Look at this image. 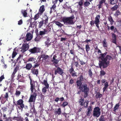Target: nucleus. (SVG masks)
<instances>
[{"label":"nucleus","instance_id":"obj_1","mask_svg":"<svg viewBox=\"0 0 121 121\" xmlns=\"http://www.w3.org/2000/svg\"><path fill=\"white\" fill-rule=\"evenodd\" d=\"M107 53V52H105L99 55L100 56L99 57V58L101 60L99 61V68L101 69L102 67L104 69L107 68L109 65L110 60L113 59L111 56L109 55H106Z\"/></svg>","mask_w":121,"mask_h":121},{"label":"nucleus","instance_id":"obj_2","mask_svg":"<svg viewBox=\"0 0 121 121\" xmlns=\"http://www.w3.org/2000/svg\"><path fill=\"white\" fill-rule=\"evenodd\" d=\"M78 88L81 91L84 93V98L87 97L89 91V88L88 85L86 83H84L81 85L77 86Z\"/></svg>","mask_w":121,"mask_h":121},{"label":"nucleus","instance_id":"obj_3","mask_svg":"<svg viewBox=\"0 0 121 121\" xmlns=\"http://www.w3.org/2000/svg\"><path fill=\"white\" fill-rule=\"evenodd\" d=\"M75 18L73 14L69 17H64L62 19L64 24L66 25H73L74 24L73 19Z\"/></svg>","mask_w":121,"mask_h":121},{"label":"nucleus","instance_id":"obj_4","mask_svg":"<svg viewBox=\"0 0 121 121\" xmlns=\"http://www.w3.org/2000/svg\"><path fill=\"white\" fill-rule=\"evenodd\" d=\"M93 115L94 117H98L100 115V109L98 107H95L93 112Z\"/></svg>","mask_w":121,"mask_h":121},{"label":"nucleus","instance_id":"obj_5","mask_svg":"<svg viewBox=\"0 0 121 121\" xmlns=\"http://www.w3.org/2000/svg\"><path fill=\"white\" fill-rule=\"evenodd\" d=\"M51 30V27L50 26H47L44 29L43 31H40L39 33V35L43 37V35L47 34L50 32Z\"/></svg>","mask_w":121,"mask_h":121},{"label":"nucleus","instance_id":"obj_6","mask_svg":"<svg viewBox=\"0 0 121 121\" xmlns=\"http://www.w3.org/2000/svg\"><path fill=\"white\" fill-rule=\"evenodd\" d=\"M37 95V94L35 92H33V94L30 95L28 102L29 103L32 102L35 103Z\"/></svg>","mask_w":121,"mask_h":121},{"label":"nucleus","instance_id":"obj_7","mask_svg":"<svg viewBox=\"0 0 121 121\" xmlns=\"http://www.w3.org/2000/svg\"><path fill=\"white\" fill-rule=\"evenodd\" d=\"M102 85H103V83H104V87L103 88V92H104L107 89L108 86H109L108 83V82H107V80L105 79H103L101 81Z\"/></svg>","mask_w":121,"mask_h":121},{"label":"nucleus","instance_id":"obj_8","mask_svg":"<svg viewBox=\"0 0 121 121\" xmlns=\"http://www.w3.org/2000/svg\"><path fill=\"white\" fill-rule=\"evenodd\" d=\"M30 80V89L32 92H33L34 89L35 88V81L32 80L30 77H29Z\"/></svg>","mask_w":121,"mask_h":121},{"label":"nucleus","instance_id":"obj_9","mask_svg":"<svg viewBox=\"0 0 121 121\" xmlns=\"http://www.w3.org/2000/svg\"><path fill=\"white\" fill-rule=\"evenodd\" d=\"M54 74L55 75L57 73L60 75H62L64 73V70L59 67H58L56 69L54 70Z\"/></svg>","mask_w":121,"mask_h":121},{"label":"nucleus","instance_id":"obj_10","mask_svg":"<svg viewBox=\"0 0 121 121\" xmlns=\"http://www.w3.org/2000/svg\"><path fill=\"white\" fill-rule=\"evenodd\" d=\"M40 48L36 47H35L33 48L30 49L29 51L30 52V53L34 54L40 52Z\"/></svg>","mask_w":121,"mask_h":121},{"label":"nucleus","instance_id":"obj_11","mask_svg":"<svg viewBox=\"0 0 121 121\" xmlns=\"http://www.w3.org/2000/svg\"><path fill=\"white\" fill-rule=\"evenodd\" d=\"M78 79L77 80L76 82L77 86L81 85L82 84V82L83 80V76L82 75H80L78 78Z\"/></svg>","mask_w":121,"mask_h":121},{"label":"nucleus","instance_id":"obj_12","mask_svg":"<svg viewBox=\"0 0 121 121\" xmlns=\"http://www.w3.org/2000/svg\"><path fill=\"white\" fill-rule=\"evenodd\" d=\"M100 18V15H98L95 17V20L94 21V20H92L90 22V24L91 26H92L94 25V24H96V22Z\"/></svg>","mask_w":121,"mask_h":121},{"label":"nucleus","instance_id":"obj_13","mask_svg":"<svg viewBox=\"0 0 121 121\" xmlns=\"http://www.w3.org/2000/svg\"><path fill=\"white\" fill-rule=\"evenodd\" d=\"M29 46L28 44H23L21 50V51L23 53H24L29 49Z\"/></svg>","mask_w":121,"mask_h":121},{"label":"nucleus","instance_id":"obj_14","mask_svg":"<svg viewBox=\"0 0 121 121\" xmlns=\"http://www.w3.org/2000/svg\"><path fill=\"white\" fill-rule=\"evenodd\" d=\"M41 58L43 59L42 60L43 61V60H45L47 59H48L49 58V56L48 55H46L44 54H42L40 55V56H39L38 57V58L39 59V61H41Z\"/></svg>","mask_w":121,"mask_h":121},{"label":"nucleus","instance_id":"obj_15","mask_svg":"<svg viewBox=\"0 0 121 121\" xmlns=\"http://www.w3.org/2000/svg\"><path fill=\"white\" fill-rule=\"evenodd\" d=\"M39 72V70L38 69H36L35 68L33 67L31 69V73L33 74L36 75V76H37Z\"/></svg>","mask_w":121,"mask_h":121},{"label":"nucleus","instance_id":"obj_16","mask_svg":"<svg viewBox=\"0 0 121 121\" xmlns=\"http://www.w3.org/2000/svg\"><path fill=\"white\" fill-rule=\"evenodd\" d=\"M1 95L3 99L4 102H5V103L6 100H8V99L9 97V93L8 92H6L5 94H2Z\"/></svg>","mask_w":121,"mask_h":121},{"label":"nucleus","instance_id":"obj_17","mask_svg":"<svg viewBox=\"0 0 121 121\" xmlns=\"http://www.w3.org/2000/svg\"><path fill=\"white\" fill-rule=\"evenodd\" d=\"M17 105H20V107L22 108H24V105L23 104V101L22 99L19 100L17 101Z\"/></svg>","mask_w":121,"mask_h":121},{"label":"nucleus","instance_id":"obj_18","mask_svg":"<svg viewBox=\"0 0 121 121\" xmlns=\"http://www.w3.org/2000/svg\"><path fill=\"white\" fill-rule=\"evenodd\" d=\"M92 107L91 106H89L88 107L87 109V111L86 113V114L87 116H90V114L91 113L92 111Z\"/></svg>","mask_w":121,"mask_h":121},{"label":"nucleus","instance_id":"obj_19","mask_svg":"<svg viewBox=\"0 0 121 121\" xmlns=\"http://www.w3.org/2000/svg\"><path fill=\"white\" fill-rule=\"evenodd\" d=\"M112 42L117 44L116 41V35L114 33H112Z\"/></svg>","mask_w":121,"mask_h":121},{"label":"nucleus","instance_id":"obj_20","mask_svg":"<svg viewBox=\"0 0 121 121\" xmlns=\"http://www.w3.org/2000/svg\"><path fill=\"white\" fill-rule=\"evenodd\" d=\"M62 111L60 108L55 109L54 111V113L55 115H60Z\"/></svg>","mask_w":121,"mask_h":121},{"label":"nucleus","instance_id":"obj_21","mask_svg":"<svg viewBox=\"0 0 121 121\" xmlns=\"http://www.w3.org/2000/svg\"><path fill=\"white\" fill-rule=\"evenodd\" d=\"M26 40L27 41H29L32 39V36L30 33H29L26 34Z\"/></svg>","mask_w":121,"mask_h":121},{"label":"nucleus","instance_id":"obj_22","mask_svg":"<svg viewBox=\"0 0 121 121\" xmlns=\"http://www.w3.org/2000/svg\"><path fill=\"white\" fill-rule=\"evenodd\" d=\"M8 119L10 118L14 120H17V121H23L22 119L21 116L19 117H14L13 118L9 117L8 118Z\"/></svg>","mask_w":121,"mask_h":121},{"label":"nucleus","instance_id":"obj_23","mask_svg":"<svg viewBox=\"0 0 121 121\" xmlns=\"http://www.w3.org/2000/svg\"><path fill=\"white\" fill-rule=\"evenodd\" d=\"M32 67V65L31 63H29L27 64H26V66L25 68L26 69L28 70H30L31 69V68Z\"/></svg>","mask_w":121,"mask_h":121},{"label":"nucleus","instance_id":"obj_24","mask_svg":"<svg viewBox=\"0 0 121 121\" xmlns=\"http://www.w3.org/2000/svg\"><path fill=\"white\" fill-rule=\"evenodd\" d=\"M23 76H22L21 75L19 74H18L17 76V80H18V82H23L24 80L23 79Z\"/></svg>","mask_w":121,"mask_h":121},{"label":"nucleus","instance_id":"obj_25","mask_svg":"<svg viewBox=\"0 0 121 121\" xmlns=\"http://www.w3.org/2000/svg\"><path fill=\"white\" fill-rule=\"evenodd\" d=\"M102 97V95L99 92H98L96 93L95 95V97L96 99H100Z\"/></svg>","mask_w":121,"mask_h":121},{"label":"nucleus","instance_id":"obj_26","mask_svg":"<svg viewBox=\"0 0 121 121\" xmlns=\"http://www.w3.org/2000/svg\"><path fill=\"white\" fill-rule=\"evenodd\" d=\"M27 10L23 9H22L21 10V13L24 17H27Z\"/></svg>","mask_w":121,"mask_h":121},{"label":"nucleus","instance_id":"obj_27","mask_svg":"<svg viewBox=\"0 0 121 121\" xmlns=\"http://www.w3.org/2000/svg\"><path fill=\"white\" fill-rule=\"evenodd\" d=\"M102 43L103 47L105 48H107L108 47V44L105 39H104Z\"/></svg>","mask_w":121,"mask_h":121},{"label":"nucleus","instance_id":"obj_28","mask_svg":"<svg viewBox=\"0 0 121 121\" xmlns=\"http://www.w3.org/2000/svg\"><path fill=\"white\" fill-rule=\"evenodd\" d=\"M41 83L42 84L44 85L46 87H49V85L48 83L47 79L46 80H44L43 82H42Z\"/></svg>","mask_w":121,"mask_h":121},{"label":"nucleus","instance_id":"obj_29","mask_svg":"<svg viewBox=\"0 0 121 121\" xmlns=\"http://www.w3.org/2000/svg\"><path fill=\"white\" fill-rule=\"evenodd\" d=\"M35 21H34L33 22H31L30 23V27L32 28H34L35 27H36V26L37 22Z\"/></svg>","mask_w":121,"mask_h":121},{"label":"nucleus","instance_id":"obj_30","mask_svg":"<svg viewBox=\"0 0 121 121\" xmlns=\"http://www.w3.org/2000/svg\"><path fill=\"white\" fill-rule=\"evenodd\" d=\"M36 59L33 57H31L28 59L27 62H34V63L36 62Z\"/></svg>","mask_w":121,"mask_h":121},{"label":"nucleus","instance_id":"obj_31","mask_svg":"<svg viewBox=\"0 0 121 121\" xmlns=\"http://www.w3.org/2000/svg\"><path fill=\"white\" fill-rule=\"evenodd\" d=\"M37 36L35 39V41H39L42 38V37L40 35H39L38 34H37Z\"/></svg>","mask_w":121,"mask_h":121},{"label":"nucleus","instance_id":"obj_32","mask_svg":"<svg viewBox=\"0 0 121 121\" xmlns=\"http://www.w3.org/2000/svg\"><path fill=\"white\" fill-rule=\"evenodd\" d=\"M44 6L42 5L40 7L39 11L40 13H42L45 10Z\"/></svg>","mask_w":121,"mask_h":121},{"label":"nucleus","instance_id":"obj_33","mask_svg":"<svg viewBox=\"0 0 121 121\" xmlns=\"http://www.w3.org/2000/svg\"><path fill=\"white\" fill-rule=\"evenodd\" d=\"M40 61H39V60H38V61L37 60H36V62L35 63V64L34 65V66L33 67H34L35 68L38 67L40 65Z\"/></svg>","mask_w":121,"mask_h":121},{"label":"nucleus","instance_id":"obj_34","mask_svg":"<svg viewBox=\"0 0 121 121\" xmlns=\"http://www.w3.org/2000/svg\"><path fill=\"white\" fill-rule=\"evenodd\" d=\"M49 87H46L45 86L43 87L42 89V92L44 94H45L47 92V89H48Z\"/></svg>","mask_w":121,"mask_h":121},{"label":"nucleus","instance_id":"obj_35","mask_svg":"<svg viewBox=\"0 0 121 121\" xmlns=\"http://www.w3.org/2000/svg\"><path fill=\"white\" fill-rule=\"evenodd\" d=\"M56 4H54L52 6V7L50 8V13H52L53 12L52 10H54L55 9H56Z\"/></svg>","mask_w":121,"mask_h":121},{"label":"nucleus","instance_id":"obj_36","mask_svg":"<svg viewBox=\"0 0 121 121\" xmlns=\"http://www.w3.org/2000/svg\"><path fill=\"white\" fill-rule=\"evenodd\" d=\"M84 98L81 97V99L79 100V103L80 105L82 106H83L84 104Z\"/></svg>","mask_w":121,"mask_h":121},{"label":"nucleus","instance_id":"obj_37","mask_svg":"<svg viewBox=\"0 0 121 121\" xmlns=\"http://www.w3.org/2000/svg\"><path fill=\"white\" fill-rule=\"evenodd\" d=\"M108 19L109 21L110 22V24L111 25H112L113 22H114V21L112 17L111 16H110L108 17Z\"/></svg>","mask_w":121,"mask_h":121},{"label":"nucleus","instance_id":"obj_38","mask_svg":"<svg viewBox=\"0 0 121 121\" xmlns=\"http://www.w3.org/2000/svg\"><path fill=\"white\" fill-rule=\"evenodd\" d=\"M17 89H18V88L16 90L15 95L17 97H18L21 94V92L20 91H18L17 90Z\"/></svg>","mask_w":121,"mask_h":121},{"label":"nucleus","instance_id":"obj_39","mask_svg":"<svg viewBox=\"0 0 121 121\" xmlns=\"http://www.w3.org/2000/svg\"><path fill=\"white\" fill-rule=\"evenodd\" d=\"M120 106L119 103H118L116 104L114 108L113 111L115 112L118 109Z\"/></svg>","mask_w":121,"mask_h":121},{"label":"nucleus","instance_id":"obj_40","mask_svg":"<svg viewBox=\"0 0 121 121\" xmlns=\"http://www.w3.org/2000/svg\"><path fill=\"white\" fill-rule=\"evenodd\" d=\"M117 0H109L110 4H117Z\"/></svg>","mask_w":121,"mask_h":121},{"label":"nucleus","instance_id":"obj_41","mask_svg":"<svg viewBox=\"0 0 121 121\" xmlns=\"http://www.w3.org/2000/svg\"><path fill=\"white\" fill-rule=\"evenodd\" d=\"M55 23L59 27H61L62 26H63L64 25L63 24H61L60 22L58 21H55Z\"/></svg>","mask_w":121,"mask_h":121},{"label":"nucleus","instance_id":"obj_42","mask_svg":"<svg viewBox=\"0 0 121 121\" xmlns=\"http://www.w3.org/2000/svg\"><path fill=\"white\" fill-rule=\"evenodd\" d=\"M118 7V5L117 4L115 5L114 6L111 8V10L112 11H114L117 10Z\"/></svg>","mask_w":121,"mask_h":121},{"label":"nucleus","instance_id":"obj_43","mask_svg":"<svg viewBox=\"0 0 121 121\" xmlns=\"http://www.w3.org/2000/svg\"><path fill=\"white\" fill-rule=\"evenodd\" d=\"M85 49L86 52L87 53H88V52L90 50V47L89 45L88 44H86V45Z\"/></svg>","mask_w":121,"mask_h":121},{"label":"nucleus","instance_id":"obj_44","mask_svg":"<svg viewBox=\"0 0 121 121\" xmlns=\"http://www.w3.org/2000/svg\"><path fill=\"white\" fill-rule=\"evenodd\" d=\"M44 24V21L42 20L40 21L39 23V25L38 26L39 28H41L42 26Z\"/></svg>","mask_w":121,"mask_h":121},{"label":"nucleus","instance_id":"obj_45","mask_svg":"<svg viewBox=\"0 0 121 121\" xmlns=\"http://www.w3.org/2000/svg\"><path fill=\"white\" fill-rule=\"evenodd\" d=\"M89 103L88 100H86L84 103L83 106L85 108H87L88 107V105Z\"/></svg>","mask_w":121,"mask_h":121},{"label":"nucleus","instance_id":"obj_46","mask_svg":"<svg viewBox=\"0 0 121 121\" xmlns=\"http://www.w3.org/2000/svg\"><path fill=\"white\" fill-rule=\"evenodd\" d=\"M39 17V14L37 13L35 16L33 18V19H34L35 21H36L38 19Z\"/></svg>","mask_w":121,"mask_h":121},{"label":"nucleus","instance_id":"obj_47","mask_svg":"<svg viewBox=\"0 0 121 121\" xmlns=\"http://www.w3.org/2000/svg\"><path fill=\"white\" fill-rule=\"evenodd\" d=\"M121 13L120 12L119 10L116 11L114 14V15L117 17L118 15H120Z\"/></svg>","mask_w":121,"mask_h":121},{"label":"nucleus","instance_id":"obj_48","mask_svg":"<svg viewBox=\"0 0 121 121\" xmlns=\"http://www.w3.org/2000/svg\"><path fill=\"white\" fill-rule=\"evenodd\" d=\"M99 121H105V120L104 116L103 115H101L99 119Z\"/></svg>","mask_w":121,"mask_h":121},{"label":"nucleus","instance_id":"obj_49","mask_svg":"<svg viewBox=\"0 0 121 121\" xmlns=\"http://www.w3.org/2000/svg\"><path fill=\"white\" fill-rule=\"evenodd\" d=\"M88 73L90 77H91L93 75V73L91 69H90L88 71Z\"/></svg>","mask_w":121,"mask_h":121},{"label":"nucleus","instance_id":"obj_50","mask_svg":"<svg viewBox=\"0 0 121 121\" xmlns=\"http://www.w3.org/2000/svg\"><path fill=\"white\" fill-rule=\"evenodd\" d=\"M71 67L69 69V71L70 73H71L73 72L74 71V69L73 68V67L72 66H71Z\"/></svg>","mask_w":121,"mask_h":121},{"label":"nucleus","instance_id":"obj_51","mask_svg":"<svg viewBox=\"0 0 121 121\" xmlns=\"http://www.w3.org/2000/svg\"><path fill=\"white\" fill-rule=\"evenodd\" d=\"M105 74V72L103 70H101L100 72V76H103Z\"/></svg>","mask_w":121,"mask_h":121},{"label":"nucleus","instance_id":"obj_52","mask_svg":"<svg viewBox=\"0 0 121 121\" xmlns=\"http://www.w3.org/2000/svg\"><path fill=\"white\" fill-rule=\"evenodd\" d=\"M90 4V3L89 2L86 1L84 3V6L85 7V6H88Z\"/></svg>","mask_w":121,"mask_h":121},{"label":"nucleus","instance_id":"obj_53","mask_svg":"<svg viewBox=\"0 0 121 121\" xmlns=\"http://www.w3.org/2000/svg\"><path fill=\"white\" fill-rule=\"evenodd\" d=\"M99 22H100V21L99 20H99H98V21L96 22V23L95 24L96 25V26L97 27V28L98 29V30H100V29H99Z\"/></svg>","mask_w":121,"mask_h":121},{"label":"nucleus","instance_id":"obj_54","mask_svg":"<svg viewBox=\"0 0 121 121\" xmlns=\"http://www.w3.org/2000/svg\"><path fill=\"white\" fill-rule=\"evenodd\" d=\"M68 103L66 101L64 102L61 105V106L63 107H65V106L68 105Z\"/></svg>","mask_w":121,"mask_h":121},{"label":"nucleus","instance_id":"obj_55","mask_svg":"<svg viewBox=\"0 0 121 121\" xmlns=\"http://www.w3.org/2000/svg\"><path fill=\"white\" fill-rule=\"evenodd\" d=\"M17 54V53L16 52L13 51L12 53V57L13 58H14Z\"/></svg>","mask_w":121,"mask_h":121},{"label":"nucleus","instance_id":"obj_56","mask_svg":"<svg viewBox=\"0 0 121 121\" xmlns=\"http://www.w3.org/2000/svg\"><path fill=\"white\" fill-rule=\"evenodd\" d=\"M102 3L99 2V3L98 5H97V6H98V8L99 9L102 8L103 6Z\"/></svg>","mask_w":121,"mask_h":121},{"label":"nucleus","instance_id":"obj_57","mask_svg":"<svg viewBox=\"0 0 121 121\" xmlns=\"http://www.w3.org/2000/svg\"><path fill=\"white\" fill-rule=\"evenodd\" d=\"M78 5L80 6V9L81 8L82 9V7H81L83 4V2L82 1H79L78 2Z\"/></svg>","mask_w":121,"mask_h":121},{"label":"nucleus","instance_id":"obj_58","mask_svg":"<svg viewBox=\"0 0 121 121\" xmlns=\"http://www.w3.org/2000/svg\"><path fill=\"white\" fill-rule=\"evenodd\" d=\"M51 61L52 62H53V63H55L56 64H57L58 63V62L59 61L58 60H51Z\"/></svg>","mask_w":121,"mask_h":121},{"label":"nucleus","instance_id":"obj_59","mask_svg":"<svg viewBox=\"0 0 121 121\" xmlns=\"http://www.w3.org/2000/svg\"><path fill=\"white\" fill-rule=\"evenodd\" d=\"M78 59L79 60L80 64L81 65H83L86 64V63L84 62L83 61L80 60L79 59Z\"/></svg>","mask_w":121,"mask_h":121},{"label":"nucleus","instance_id":"obj_60","mask_svg":"<svg viewBox=\"0 0 121 121\" xmlns=\"http://www.w3.org/2000/svg\"><path fill=\"white\" fill-rule=\"evenodd\" d=\"M71 74L72 76L74 77L75 76H76V73L75 71H74L73 73H70Z\"/></svg>","mask_w":121,"mask_h":121},{"label":"nucleus","instance_id":"obj_61","mask_svg":"<svg viewBox=\"0 0 121 121\" xmlns=\"http://www.w3.org/2000/svg\"><path fill=\"white\" fill-rule=\"evenodd\" d=\"M5 78L4 77V75L1 76L0 77V82L2 81L3 79H4Z\"/></svg>","mask_w":121,"mask_h":121},{"label":"nucleus","instance_id":"obj_62","mask_svg":"<svg viewBox=\"0 0 121 121\" xmlns=\"http://www.w3.org/2000/svg\"><path fill=\"white\" fill-rule=\"evenodd\" d=\"M23 23V22L22 20L21 19L18 21V24L19 25H20Z\"/></svg>","mask_w":121,"mask_h":121},{"label":"nucleus","instance_id":"obj_63","mask_svg":"<svg viewBox=\"0 0 121 121\" xmlns=\"http://www.w3.org/2000/svg\"><path fill=\"white\" fill-rule=\"evenodd\" d=\"M17 71V67H16L14 69L13 72V75H15V73H16Z\"/></svg>","mask_w":121,"mask_h":121},{"label":"nucleus","instance_id":"obj_64","mask_svg":"<svg viewBox=\"0 0 121 121\" xmlns=\"http://www.w3.org/2000/svg\"><path fill=\"white\" fill-rule=\"evenodd\" d=\"M32 109H33V112L34 114H37L36 112V111L35 109V108H32Z\"/></svg>","mask_w":121,"mask_h":121}]
</instances>
